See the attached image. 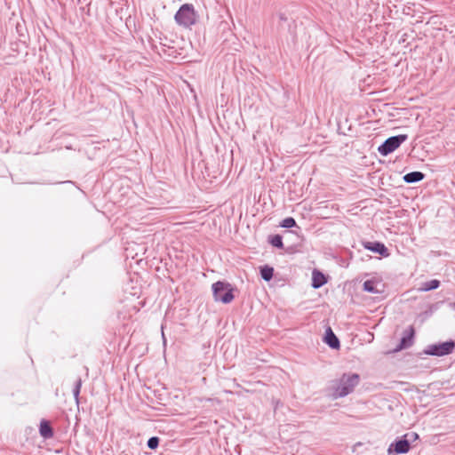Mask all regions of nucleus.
Here are the masks:
<instances>
[{
  "instance_id": "obj_10",
  "label": "nucleus",
  "mask_w": 455,
  "mask_h": 455,
  "mask_svg": "<svg viewBox=\"0 0 455 455\" xmlns=\"http://www.w3.org/2000/svg\"><path fill=\"white\" fill-rule=\"evenodd\" d=\"M328 282V276L318 269H314L312 272V287L319 289Z\"/></svg>"
},
{
  "instance_id": "obj_8",
  "label": "nucleus",
  "mask_w": 455,
  "mask_h": 455,
  "mask_svg": "<svg viewBox=\"0 0 455 455\" xmlns=\"http://www.w3.org/2000/svg\"><path fill=\"white\" fill-rule=\"evenodd\" d=\"M362 245L365 250H368L373 253L379 254L383 258L390 256V251L384 243L379 241H363Z\"/></svg>"
},
{
  "instance_id": "obj_14",
  "label": "nucleus",
  "mask_w": 455,
  "mask_h": 455,
  "mask_svg": "<svg viewBox=\"0 0 455 455\" xmlns=\"http://www.w3.org/2000/svg\"><path fill=\"white\" fill-rule=\"evenodd\" d=\"M267 242L275 248L283 249V236L279 234L268 235Z\"/></svg>"
},
{
  "instance_id": "obj_15",
  "label": "nucleus",
  "mask_w": 455,
  "mask_h": 455,
  "mask_svg": "<svg viewBox=\"0 0 455 455\" xmlns=\"http://www.w3.org/2000/svg\"><path fill=\"white\" fill-rule=\"evenodd\" d=\"M440 281L437 279H432L430 281L425 282L422 283L421 287L419 288L422 291H429L435 290L440 287Z\"/></svg>"
},
{
  "instance_id": "obj_20",
  "label": "nucleus",
  "mask_w": 455,
  "mask_h": 455,
  "mask_svg": "<svg viewBox=\"0 0 455 455\" xmlns=\"http://www.w3.org/2000/svg\"><path fill=\"white\" fill-rule=\"evenodd\" d=\"M403 436L408 440L410 445L411 444V443L415 442L419 437L416 432H408L404 434Z\"/></svg>"
},
{
  "instance_id": "obj_1",
  "label": "nucleus",
  "mask_w": 455,
  "mask_h": 455,
  "mask_svg": "<svg viewBox=\"0 0 455 455\" xmlns=\"http://www.w3.org/2000/svg\"><path fill=\"white\" fill-rule=\"evenodd\" d=\"M236 288L228 281H217L212 284L213 299L222 304H229L235 299Z\"/></svg>"
},
{
  "instance_id": "obj_2",
  "label": "nucleus",
  "mask_w": 455,
  "mask_h": 455,
  "mask_svg": "<svg viewBox=\"0 0 455 455\" xmlns=\"http://www.w3.org/2000/svg\"><path fill=\"white\" fill-rule=\"evenodd\" d=\"M360 382V375L355 372H345L338 380V385L335 387L334 396L345 397L351 394L355 387Z\"/></svg>"
},
{
  "instance_id": "obj_11",
  "label": "nucleus",
  "mask_w": 455,
  "mask_h": 455,
  "mask_svg": "<svg viewBox=\"0 0 455 455\" xmlns=\"http://www.w3.org/2000/svg\"><path fill=\"white\" fill-rule=\"evenodd\" d=\"M39 434L44 439L52 438L54 430L47 419H42L39 424Z\"/></svg>"
},
{
  "instance_id": "obj_19",
  "label": "nucleus",
  "mask_w": 455,
  "mask_h": 455,
  "mask_svg": "<svg viewBox=\"0 0 455 455\" xmlns=\"http://www.w3.org/2000/svg\"><path fill=\"white\" fill-rule=\"evenodd\" d=\"M160 438L158 436H151L148 442L147 446L151 450H156L159 446Z\"/></svg>"
},
{
  "instance_id": "obj_18",
  "label": "nucleus",
  "mask_w": 455,
  "mask_h": 455,
  "mask_svg": "<svg viewBox=\"0 0 455 455\" xmlns=\"http://www.w3.org/2000/svg\"><path fill=\"white\" fill-rule=\"evenodd\" d=\"M280 227L284 228H291L297 227V222L294 218L287 217L280 222Z\"/></svg>"
},
{
  "instance_id": "obj_13",
  "label": "nucleus",
  "mask_w": 455,
  "mask_h": 455,
  "mask_svg": "<svg viewBox=\"0 0 455 455\" xmlns=\"http://www.w3.org/2000/svg\"><path fill=\"white\" fill-rule=\"evenodd\" d=\"M259 274L263 280L269 282L274 276V267L269 265L259 267Z\"/></svg>"
},
{
  "instance_id": "obj_7",
  "label": "nucleus",
  "mask_w": 455,
  "mask_h": 455,
  "mask_svg": "<svg viewBox=\"0 0 455 455\" xmlns=\"http://www.w3.org/2000/svg\"><path fill=\"white\" fill-rule=\"evenodd\" d=\"M415 330L413 326H410L403 331L402 338L400 339L397 346L393 349V353L400 352L403 349L409 348L414 343Z\"/></svg>"
},
{
  "instance_id": "obj_23",
  "label": "nucleus",
  "mask_w": 455,
  "mask_h": 455,
  "mask_svg": "<svg viewBox=\"0 0 455 455\" xmlns=\"http://www.w3.org/2000/svg\"><path fill=\"white\" fill-rule=\"evenodd\" d=\"M449 306H450V307H451L452 310H454V311H455V302H451V303L449 304Z\"/></svg>"
},
{
  "instance_id": "obj_9",
  "label": "nucleus",
  "mask_w": 455,
  "mask_h": 455,
  "mask_svg": "<svg viewBox=\"0 0 455 455\" xmlns=\"http://www.w3.org/2000/svg\"><path fill=\"white\" fill-rule=\"evenodd\" d=\"M323 341L326 345H328L331 349H339L340 347V342L339 338L333 332L331 327H328L325 330V333L323 336Z\"/></svg>"
},
{
  "instance_id": "obj_21",
  "label": "nucleus",
  "mask_w": 455,
  "mask_h": 455,
  "mask_svg": "<svg viewBox=\"0 0 455 455\" xmlns=\"http://www.w3.org/2000/svg\"><path fill=\"white\" fill-rule=\"evenodd\" d=\"M16 30L20 36V37H24V34H23V26L20 23L17 24L16 26Z\"/></svg>"
},
{
  "instance_id": "obj_25",
  "label": "nucleus",
  "mask_w": 455,
  "mask_h": 455,
  "mask_svg": "<svg viewBox=\"0 0 455 455\" xmlns=\"http://www.w3.org/2000/svg\"><path fill=\"white\" fill-rule=\"evenodd\" d=\"M163 339H164V342L165 343V337L164 334H163Z\"/></svg>"
},
{
  "instance_id": "obj_3",
  "label": "nucleus",
  "mask_w": 455,
  "mask_h": 455,
  "mask_svg": "<svg viewBox=\"0 0 455 455\" xmlns=\"http://www.w3.org/2000/svg\"><path fill=\"white\" fill-rule=\"evenodd\" d=\"M197 14L195 11L194 5L191 4H182L174 15L176 23L184 28H190L196 24Z\"/></svg>"
},
{
  "instance_id": "obj_12",
  "label": "nucleus",
  "mask_w": 455,
  "mask_h": 455,
  "mask_svg": "<svg viewBox=\"0 0 455 455\" xmlns=\"http://www.w3.org/2000/svg\"><path fill=\"white\" fill-rule=\"evenodd\" d=\"M426 174L422 172L413 171L403 175V180L407 184H414L423 180Z\"/></svg>"
},
{
  "instance_id": "obj_24",
  "label": "nucleus",
  "mask_w": 455,
  "mask_h": 455,
  "mask_svg": "<svg viewBox=\"0 0 455 455\" xmlns=\"http://www.w3.org/2000/svg\"><path fill=\"white\" fill-rule=\"evenodd\" d=\"M287 252H292L293 251V246H290L286 249Z\"/></svg>"
},
{
  "instance_id": "obj_6",
  "label": "nucleus",
  "mask_w": 455,
  "mask_h": 455,
  "mask_svg": "<svg viewBox=\"0 0 455 455\" xmlns=\"http://www.w3.org/2000/svg\"><path fill=\"white\" fill-rule=\"evenodd\" d=\"M411 450V445L408 443V440L405 439L403 435L395 438L394 442H392L387 448L388 455H399L405 454L409 452Z\"/></svg>"
},
{
  "instance_id": "obj_17",
  "label": "nucleus",
  "mask_w": 455,
  "mask_h": 455,
  "mask_svg": "<svg viewBox=\"0 0 455 455\" xmlns=\"http://www.w3.org/2000/svg\"><path fill=\"white\" fill-rule=\"evenodd\" d=\"M82 385H83V381H82V379L79 377L76 380L74 388H73V395H74V398L76 403L79 402V395H80Z\"/></svg>"
},
{
  "instance_id": "obj_4",
  "label": "nucleus",
  "mask_w": 455,
  "mask_h": 455,
  "mask_svg": "<svg viewBox=\"0 0 455 455\" xmlns=\"http://www.w3.org/2000/svg\"><path fill=\"white\" fill-rule=\"evenodd\" d=\"M455 349V341L449 339L443 342L434 343L427 346L422 354L432 356H445L451 355Z\"/></svg>"
},
{
  "instance_id": "obj_22",
  "label": "nucleus",
  "mask_w": 455,
  "mask_h": 455,
  "mask_svg": "<svg viewBox=\"0 0 455 455\" xmlns=\"http://www.w3.org/2000/svg\"><path fill=\"white\" fill-rule=\"evenodd\" d=\"M277 16H278V19H279L280 21H283L284 22V21H287V20H288L286 15L284 13H283V12H279L277 14Z\"/></svg>"
},
{
  "instance_id": "obj_5",
  "label": "nucleus",
  "mask_w": 455,
  "mask_h": 455,
  "mask_svg": "<svg viewBox=\"0 0 455 455\" xmlns=\"http://www.w3.org/2000/svg\"><path fill=\"white\" fill-rule=\"evenodd\" d=\"M408 140L407 134H398L385 140L378 148V152L382 156H387L395 151L403 142Z\"/></svg>"
},
{
  "instance_id": "obj_16",
  "label": "nucleus",
  "mask_w": 455,
  "mask_h": 455,
  "mask_svg": "<svg viewBox=\"0 0 455 455\" xmlns=\"http://www.w3.org/2000/svg\"><path fill=\"white\" fill-rule=\"evenodd\" d=\"M377 282L373 279H368L363 283V290L369 293H379V291L376 288Z\"/></svg>"
}]
</instances>
